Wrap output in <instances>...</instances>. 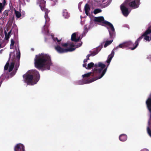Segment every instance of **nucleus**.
<instances>
[{"instance_id":"27","label":"nucleus","mask_w":151,"mask_h":151,"mask_svg":"<svg viewBox=\"0 0 151 151\" xmlns=\"http://www.w3.org/2000/svg\"><path fill=\"white\" fill-rule=\"evenodd\" d=\"M101 12V10L100 9H97L94 10L93 12L94 14H96Z\"/></svg>"},{"instance_id":"26","label":"nucleus","mask_w":151,"mask_h":151,"mask_svg":"<svg viewBox=\"0 0 151 151\" xmlns=\"http://www.w3.org/2000/svg\"><path fill=\"white\" fill-rule=\"evenodd\" d=\"M14 43V40L12 39L11 40V44L10 45V48L12 49L13 48V46Z\"/></svg>"},{"instance_id":"10","label":"nucleus","mask_w":151,"mask_h":151,"mask_svg":"<svg viewBox=\"0 0 151 151\" xmlns=\"http://www.w3.org/2000/svg\"><path fill=\"white\" fill-rule=\"evenodd\" d=\"M100 62H99L97 64H96L95 65L96 67L95 68H94L93 70V71L88 73H87L85 74H84L83 75H82V77L83 78H84V80H87L88 79H87V78H88V77H89L91 76V74H93L92 76H97L96 77H95L94 78H97V77L98 76V73L97 72H94V68H96V69H99L101 68H97V66L96 65H98L99 64V63H100Z\"/></svg>"},{"instance_id":"8","label":"nucleus","mask_w":151,"mask_h":151,"mask_svg":"<svg viewBox=\"0 0 151 151\" xmlns=\"http://www.w3.org/2000/svg\"><path fill=\"white\" fill-rule=\"evenodd\" d=\"M37 3L40 4L39 6L42 11L45 12V22L49 21L50 18L48 16V13L50 12L47 9L45 8V1L44 0H37Z\"/></svg>"},{"instance_id":"6","label":"nucleus","mask_w":151,"mask_h":151,"mask_svg":"<svg viewBox=\"0 0 151 151\" xmlns=\"http://www.w3.org/2000/svg\"><path fill=\"white\" fill-rule=\"evenodd\" d=\"M24 82L28 85L36 84L40 79L39 72L36 70H29L23 76Z\"/></svg>"},{"instance_id":"24","label":"nucleus","mask_w":151,"mask_h":151,"mask_svg":"<svg viewBox=\"0 0 151 151\" xmlns=\"http://www.w3.org/2000/svg\"><path fill=\"white\" fill-rule=\"evenodd\" d=\"M8 15V12L7 11L5 10L3 13L2 17L4 19H5Z\"/></svg>"},{"instance_id":"12","label":"nucleus","mask_w":151,"mask_h":151,"mask_svg":"<svg viewBox=\"0 0 151 151\" xmlns=\"http://www.w3.org/2000/svg\"><path fill=\"white\" fill-rule=\"evenodd\" d=\"M141 36H144V39L146 41H150L151 40V30L148 29Z\"/></svg>"},{"instance_id":"28","label":"nucleus","mask_w":151,"mask_h":151,"mask_svg":"<svg viewBox=\"0 0 151 151\" xmlns=\"http://www.w3.org/2000/svg\"><path fill=\"white\" fill-rule=\"evenodd\" d=\"M11 31L9 32L7 34L6 32H5V39L6 40H8L9 37L10 35Z\"/></svg>"},{"instance_id":"14","label":"nucleus","mask_w":151,"mask_h":151,"mask_svg":"<svg viewBox=\"0 0 151 151\" xmlns=\"http://www.w3.org/2000/svg\"><path fill=\"white\" fill-rule=\"evenodd\" d=\"M15 151H25L24 145L21 143L17 144L14 147Z\"/></svg>"},{"instance_id":"7","label":"nucleus","mask_w":151,"mask_h":151,"mask_svg":"<svg viewBox=\"0 0 151 151\" xmlns=\"http://www.w3.org/2000/svg\"><path fill=\"white\" fill-rule=\"evenodd\" d=\"M94 21L100 23V24L106 27L109 32L110 36L112 37L115 35L114 28L112 24L109 22L105 21L103 17H95Z\"/></svg>"},{"instance_id":"4","label":"nucleus","mask_w":151,"mask_h":151,"mask_svg":"<svg viewBox=\"0 0 151 151\" xmlns=\"http://www.w3.org/2000/svg\"><path fill=\"white\" fill-rule=\"evenodd\" d=\"M20 58L19 51V54L16 56H15L14 50L13 52H10L9 60L4 66V70L6 71L8 69L9 72H10L12 70L14 66L17 70L19 65Z\"/></svg>"},{"instance_id":"2","label":"nucleus","mask_w":151,"mask_h":151,"mask_svg":"<svg viewBox=\"0 0 151 151\" xmlns=\"http://www.w3.org/2000/svg\"><path fill=\"white\" fill-rule=\"evenodd\" d=\"M114 55V52L113 50L110 54L108 56V59L106 61V65L102 62H100L98 65H96L97 66V67L101 68L98 69L96 68L94 69V72H96L98 73V76L97 78H93L86 80L84 79L83 80H81L78 82V84L80 85L88 84L102 78L106 72L107 68Z\"/></svg>"},{"instance_id":"21","label":"nucleus","mask_w":151,"mask_h":151,"mask_svg":"<svg viewBox=\"0 0 151 151\" xmlns=\"http://www.w3.org/2000/svg\"><path fill=\"white\" fill-rule=\"evenodd\" d=\"M6 1L4 0L2 3H0V13L4 10L6 4Z\"/></svg>"},{"instance_id":"16","label":"nucleus","mask_w":151,"mask_h":151,"mask_svg":"<svg viewBox=\"0 0 151 151\" xmlns=\"http://www.w3.org/2000/svg\"><path fill=\"white\" fill-rule=\"evenodd\" d=\"M127 139V135L124 134H121L119 136V139L122 142H125Z\"/></svg>"},{"instance_id":"25","label":"nucleus","mask_w":151,"mask_h":151,"mask_svg":"<svg viewBox=\"0 0 151 151\" xmlns=\"http://www.w3.org/2000/svg\"><path fill=\"white\" fill-rule=\"evenodd\" d=\"M113 41V40L106 41V43L104 45V47H106L108 45H110L112 42Z\"/></svg>"},{"instance_id":"9","label":"nucleus","mask_w":151,"mask_h":151,"mask_svg":"<svg viewBox=\"0 0 151 151\" xmlns=\"http://www.w3.org/2000/svg\"><path fill=\"white\" fill-rule=\"evenodd\" d=\"M142 38V36L139 37L135 42L134 43H133L131 41L127 42V47H129L130 49L133 50L135 49L137 46L139 42Z\"/></svg>"},{"instance_id":"3","label":"nucleus","mask_w":151,"mask_h":151,"mask_svg":"<svg viewBox=\"0 0 151 151\" xmlns=\"http://www.w3.org/2000/svg\"><path fill=\"white\" fill-rule=\"evenodd\" d=\"M34 62L35 67L42 71L50 70V66L52 65L50 56L44 53L36 55Z\"/></svg>"},{"instance_id":"18","label":"nucleus","mask_w":151,"mask_h":151,"mask_svg":"<svg viewBox=\"0 0 151 151\" xmlns=\"http://www.w3.org/2000/svg\"><path fill=\"white\" fill-rule=\"evenodd\" d=\"M62 14L63 16L65 19H68L70 17V14L66 9L63 10Z\"/></svg>"},{"instance_id":"31","label":"nucleus","mask_w":151,"mask_h":151,"mask_svg":"<svg viewBox=\"0 0 151 151\" xmlns=\"http://www.w3.org/2000/svg\"><path fill=\"white\" fill-rule=\"evenodd\" d=\"M141 151H149V150L147 149H142Z\"/></svg>"},{"instance_id":"11","label":"nucleus","mask_w":151,"mask_h":151,"mask_svg":"<svg viewBox=\"0 0 151 151\" xmlns=\"http://www.w3.org/2000/svg\"><path fill=\"white\" fill-rule=\"evenodd\" d=\"M89 60L87 58L84 60L83 61V66L85 67L86 69H90L91 68L94 66V68L96 67L95 65L97 64H95V65L92 62L88 64V65L87 66V63L88 62V60Z\"/></svg>"},{"instance_id":"1","label":"nucleus","mask_w":151,"mask_h":151,"mask_svg":"<svg viewBox=\"0 0 151 151\" xmlns=\"http://www.w3.org/2000/svg\"><path fill=\"white\" fill-rule=\"evenodd\" d=\"M42 32L47 35V37L49 38L52 39L55 42L56 45L55 48L57 51L60 53L72 52L76 48L81 46L82 42L79 43L78 45H75L73 43H63L61 42V40H58L57 37H54L49 32L48 26L44 25L42 28Z\"/></svg>"},{"instance_id":"19","label":"nucleus","mask_w":151,"mask_h":151,"mask_svg":"<svg viewBox=\"0 0 151 151\" xmlns=\"http://www.w3.org/2000/svg\"><path fill=\"white\" fill-rule=\"evenodd\" d=\"M84 10L85 13L88 16L90 14V7L89 5L86 4L84 7Z\"/></svg>"},{"instance_id":"13","label":"nucleus","mask_w":151,"mask_h":151,"mask_svg":"<svg viewBox=\"0 0 151 151\" xmlns=\"http://www.w3.org/2000/svg\"><path fill=\"white\" fill-rule=\"evenodd\" d=\"M81 37V35L78 32L74 33L71 35V40L73 41L77 42L82 38Z\"/></svg>"},{"instance_id":"23","label":"nucleus","mask_w":151,"mask_h":151,"mask_svg":"<svg viewBox=\"0 0 151 151\" xmlns=\"http://www.w3.org/2000/svg\"><path fill=\"white\" fill-rule=\"evenodd\" d=\"M14 13L16 16L17 18H20L21 16V14L20 12L14 10Z\"/></svg>"},{"instance_id":"32","label":"nucleus","mask_w":151,"mask_h":151,"mask_svg":"<svg viewBox=\"0 0 151 151\" xmlns=\"http://www.w3.org/2000/svg\"><path fill=\"white\" fill-rule=\"evenodd\" d=\"M26 0L27 2H29V0Z\"/></svg>"},{"instance_id":"5","label":"nucleus","mask_w":151,"mask_h":151,"mask_svg":"<svg viewBox=\"0 0 151 151\" xmlns=\"http://www.w3.org/2000/svg\"><path fill=\"white\" fill-rule=\"evenodd\" d=\"M140 0H126L120 6V9L123 15L127 17L130 13L127 6L133 9L138 8L140 4Z\"/></svg>"},{"instance_id":"20","label":"nucleus","mask_w":151,"mask_h":151,"mask_svg":"<svg viewBox=\"0 0 151 151\" xmlns=\"http://www.w3.org/2000/svg\"><path fill=\"white\" fill-rule=\"evenodd\" d=\"M101 48L99 50V51H98L97 50H96L95 51H93V52L90 54L88 55H87L86 56V58L88 59L89 60V57L90 56H93L96 55L98 52L101 50Z\"/></svg>"},{"instance_id":"17","label":"nucleus","mask_w":151,"mask_h":151,"mask_svg":"<svg viewBox=\"0 0 151 151\" xmlns=\"http://www.w3.org/2000/svg\"><path fill=\"white\" fill-rule=\"evenodd\" d=\"M93 26V25L91 22L90 24L88 23L86 24L84 27V32H87L88 30L91 28Z\"/></svg>"},{"instance_id":"29","label":"nucleus","mask_w":151,"mask_h":151,"mask_svg":"<svg viewBox=\"0 0 151 151\" xmlns=\"http://www.w3.org/2000/svg\"><path fill=\"white\" fill-rule=\"evenodd\" d=\"M146 58L151 61V54H149L147 55Z\"/></svg>"},{"instance_id":"22","label":"nucleus","mask_w":151,"mask_h":151,"mask_svg":"<svg viewBox=\"0 0 151 151\" xmlns=\"http://www.w3.org/2000/svg\"><path fill=\"white\" fill-rule=\"evenodd\" d=\"M119 48H122L123 49L127 47V42H125L123 43L120 44L119 45Z\"/></svg>"},{"instance_id":"30","label":"nucleus","mask_w":151,"mask_h":151,"mask_svg":"<svg viewBox=\"0 0 151 151\" xmlns=\"http://www.w3.org/2000/svg\"><path fill=\"white\" fill-rule=\"evenodd\" d=\"M119 48V45L116 47H115L114 48V50H117Z\"/></svg>"},{"instance_id":"15","label":"nucleus","mask_w":151,"mask_h":151,"mask_svg":"<svg viewBox=\"0 0 151 151\" xmlns=\"http://www.w3.org/2000/svg\"><path fill=\"white\" fill-rule=\"evenodd\" d=\"M150 113V118L148 122V126L147 127V132L149 136L151 137V112L149 111Z\"/></svg>"}]
</instances>
